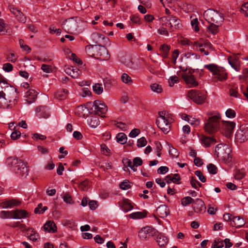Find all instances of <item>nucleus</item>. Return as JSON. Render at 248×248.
I'll return each mask as SVG.
<instances>
[{"mask_svg":"<svg viewBox=\"0 0 248 248\" xmlns=\"http://www.w3.org/2000/svg\"><path fill=\"white\" fill-rule=\"evenodd\" d=\"M17 93L16 89L7 86L4 91H0V108H11L17 102Z\"/></svg>","mask_w":248,"mask_h":248,"instance_id":"nucleus-1","label":"nucleus"},{"mask_svg":"<svg viewBox=\"0 0 248 248\" xmlns=\"http://www.w3.org/2000/svg\"><path fill=\"white\" fill-rule=\"evenodd\" d=\"M5 163L8 167L13 168V170L17 176L24 178L29 175V169L26 162L10 156L6 159Z\"/></svg>","mask_w":248,"mask_h":248,"instance_id":"nucleus-2","label":"nucleus"},{"mask_svg":"<svg viewBox=\"0 0 248 248\" xmlns=\"http://www.w3.org/2000/svg\"><path fill=\"white\" fill-rule=\"evenodd\" d=\"M87 53L91 57L101 61H107L110 58L107 49L102 45H89L86 46Z\"/></svg>","mask_w":248,"mask_h":248,"instance_id":"nucleus-3","label":"nucleus"},{"mask_svg":"<svg viewBox=\"0 0 248 248\" xmlns=\"http://www.w3.org/2000/svg\"><path fill=\"white\" fill-rule=\"evenodd\" d=\"M220 120L221 116L219 113L210 117L204 126L205 131L209 133H213L217 131L220 128Z\"/></svg>","mask_w":248,"mask_h":248,"instance_id":"nucleus-4","label":"nucleus"},{"mask_svg":"<svg viewBox=\"0 0 248 248\" xmlns=\"http://www.w3.org/2000/svg\"><path fill=\"white\" fill-rule=\"evenodd\" d=\"M231 149L227 144H218L215 149V155L220 160L227 162L230 160Z\"/></svg>","mask_w":248,"mask_h":248,"instance_id":"nucleus-5","label":"nucleus"},{"mask_svg":"<svg viewBox=\"0 0 248 248\" xmlns=\"http://www.w3.org/2000/svg\"><path fill=\"white\" fill-rule=\"evenodd\" d=\"M203 16L206 21L210 23L221 24L224 20L222 14L217 10L209 9L205 11Z\"/></svg>","mask_w":248,"mask_h":248,"instance_id":"nucleus-6","label":"nucleus"},{"mask_svg":"<svg viewBox=\"0 0 248 248\" xmlns=\"http://www.w3.org/2000/svg\"><path fill=\"white\" fill-rule=\"evenodd\" d=\"M156 124L164 133H168L170 127V121L169 117L166 116L164 112H159V117L156 121Z\"/></svg>","mask_w":248,"mask_h":248,"instance_id":"nucleus-7","label":"nucleus"},{"mask_svg":"<svg viewBox=\"0 0 248 248\" xmlns=\"http://www.w3.org/2000/svg\"><path fill=\"white\" fill-rule=\"evenodd\" d=\"M195 72V70L192 68H186L182 74L183 79L189 87H196L198 85L194 74Z\"/></svg>","mask_w":248,"mask_h":248,"instance_id":"nucleus-8","label":"nucleus"},{"mask_svg":"<svg viewBox=\"0 0 248 248\" xmlns=\"http://www.w3.org/2000/svg\"><path fill=\"white\" fill-rule=\"evenodd\" d=\"M87 106H92V109H93V111L95 113L101 117H105V114L108 111L107 106L104 103L101 102L99 100H95L93 102V104L92 103H88L87 104Z\"/></svg>","mask_w":248,"mask_h":248,"instance_id":"nucleus-9","label":"nucleus"},{"mask_svg":"<svg viewBox=\"0 0 248 248\" xmlns=\"http://www.w3.org/2000/svg\"><path fill=\"white\" fill-rule=\"evenodd\" d=\"M187 96L197 104L204 103L206 99V94L197 90H191L188 92Z\"/></svg>","mask_w":248,"mask_h":248,"instance_id":"nucleus-10","label":"nucleus"},{"mask_svg":"<svg viewBox=\"0 0 248 248\" xmlns=\"http://www.w3.org/2000/svg\"><path fill=\"white\" fill-rule=\"evenodd\" d=\"M157 231L150 226H146L142 228L139 232V237L140 239H149L151 236H155Z\"/></svg>","mask_w":248,"mask_h":248,"instance_id":"nucleus-11","label":"nucleus"},{"mask_svg":"<svg viewBox=\"0 0 248 248\" xmlns=\"http://www.w3.org/2000/svg\"><path fill=\"white\" fill-rule=\"evenodd\" d=\"M235 138L240 142H243L248 139V126H241L235 134Z\"/></svg>","mask_w":248,"mask_h":248,"instance_id":"nucleus-12","label":"nucleus"},{"mask_svg":"<svg viewBox=\"0 0 248 248\" xmlns=\"http://www.w3.org/2000/svg\"><path fill=\"white\" fill-rule=\"evenodd\" d=\"M194 211L197 213H203L206 207L204 202L200 199H196L192 205Z\"/></svg>","mask_w":248,"mask_h":248,"instance_id":"nucleus-13","label":"nucleus"},{"mask_svg":"<svg viewBox=\"0 0 248 248\" xmlns=\"http://www.w3.org/2000/svg\"><path fill=\"white\" fill-rule=\"evenodd\" d=\"M77 26V23L73 18L66 20L62 25V28L68 33L75 29Z\"/></svg>","mask_w":248,"mask_h":248,"instance_id":"nucleus-14","label":"nucleus"},{"mask_svg":"<svg viewBox=\"0 0 248 248\" xmlns=\"http://www.w3.org/2000/svg\"><path fill=\"white\" fill-rule=\"evenodd\" d=\"M168 25H169V30L171 31L179 29L182 26L180 20L172 16H169V23Z\"/></svg>","mask_w":248,"mask_h":248,"instance_id":"nucleus-15","label":"nucleus"},{"mask_svg":"<svg viewBox=\"0 0 248 248\" xmlns=\"http://www.w3.org/2000/svg\"><path fill=\"white\" fill-rule=\"evenodd\" d=\"M155 239L158 245L160 247H164L168 243V238L163 234L157 231V233H155Z\"/></svg>","mask_w":248,"mask_h":248,"instance_id":"nucleus-16","label":"nucleus"},{"mask_svg":"<svg viewBox=\"0 0 248 248\" xmlns=\"http://www.w3.org/2000/svg\"><path fill=\"white\" fill-rule=\"evenodd\" d=\"M36 115L39 118H47L49 116V112L45 106L38 107L36 108Z\"/></svg>","mask_w":248,"mask_h":248,"instance_id":"nucleus-17","label":"nucleus"},{"mask_svg":"<svg viewBox=\"0 0 248 248\" xmlns=\"http://www.w3.org/2000/svg\"><path fill=\"white\" fill-rule=\"evenodd\" d=\"M10 10L11 13L15 16L19 21L23 23L26 22V18L20 10L11 6L10 7Z\"/></svg>","mask_w":248,"mask_h":248,"instance_id":"nucleus-18","label":"nucleus"},{"mask_svg":"<svg viewBox=\"0 0 248 248\" xmlns=\"http://www.w3.org/2000/svg\"><path fill=\"white\" fill-rule=\"evenodd\" d=\"M228 60L229 63L236 71H239L240 70V61L236 56H230L228 58Z\"/></svg>","mask_w":248,"mask_h":248,"instance_id":"nucleus-19","label":"nucleus"},{"mask_svg":"<svg viewBox=\"0 0 248 248\" xmlns=\"http://www.w3.org/2000/svg\"><path fill=\"white\" fill-rule=\"evenodd\" d=\"M20 204V202L16 199H12L2 202L0 206L3 208H11L15 206H18Z\"/></svg>","mask_w":248,"mask_h":248,"instance_id":"nucleus-20","label":"nucleus"},{"mask_svg":"<svg viewBox=\"0 0 248 248\" xmlns=\"http://www.w3.org/2000/svg\"><path fill=\"white\" fill-rule=\"evenodd\" d=\"M202 144L205 147H209L217 143L216 140L213 137L203 136L201 138Z\"/></svg>","mask_w":248,"mask_h":248,"instance_id":"nucleus-21","label":"nucleus"},{"mask_svg":"<svg viewBox=\"0 0 248 248\" xmlns=\"http://www.w3.org/2000/svg\"><path fill=\"white\" fill-rule=\"evenodd\" d=\"M169 213V209L165 204L160 205L156 209L157 215L161 218L166 217Z\"/></svg>","mask_w":248,"mask_h":248,"instance_id":"nucleus-22","label":"nucleus"},{"mask_svg":"<svg viewBox=\"0 0 248 248\" xmlns=\"http://www.w3.org/2000/svg\"><path fill=\"white\" fill-rule=\"evenodd\" d=\"M37 96V92L33 89H30L26 93V101L28 104L34 102Z\"/></svg>","mask_w":248,"mask_h":248,"instance_id":"nucleus-23","label":"nucleus"},{"mask_svg":"<svg viewBox=\"0 0 248 248\" xmlns=\"http://www.w3.org/2000/svg\"><path fill=\"white\" fill-rule=\"evenodd\" d=\"M66 74L70 75L73 78H78L81 74V71L77 67L71 66L65 69Z\"/></svg>","mask_w":248,"mask_h":248,"instance_id":"nucleus-24","label":"nucleus"},{"mask_svg":"<svg viewBox=\"0 0 248 248\" xmlns=\"http://www.w3.org/2000/svg\"><path fill=\"white\" fill-rule=\"evenodd\" d=\"M235 123L232 122L221 121L219 129H225L228 132L232 131L234 128Z\"/></svg>","mask_w":248,"mask_h":248,"instance_id":"nucleus-25","label":"nucleus"},{"mask_svg":"<svg viewBox=\"0 0 248 248\" xmlns=\"http://www.w3.org/2000/svg\"><path fill=\"white\" fill-rule=\"evenodd\" d=\"M44 230L45 232H55L57 231V227L53 221H48L43 226Z\"/></svg>","mask_w":248,"mask_h":248,"instance_id":"nucleus-26","label":"nucleus"},{"mask_svg":"<svg viewBox=\"0 0 248 248\" xmlns=\"http://www.w3.org/2000/svg\"><path fill=\"white\" fill-rule=\"evenodd\" d=\"M13 215V218L15 219H21L25 218L28 217V212L23 210H16L12 211Z\"/></svg>","mask_w":248,"mask_h":248,"instance_id":"nucleus-27","label":"nucleus"},{"mask_svg":"<svg viewBox=\"0 0 248 248\" xmlns=\"http://www.w3.org/2000/svg\"><path fill=\"white\" fill-rule=\"evenodd\" d=\"M245 224V222L243 218L239 216L233 217L232 218V221L231 223L232 226L235 227L236 228H240L243 226Z\"/></svg>","mask_w":248,"mask_h":248,"instance_id":"nucleus-28","label":"nucleus"},{"mask_svg":"<svg viewBox=\"0 0 248 248\" xmlns=\"http://www.w3.org/2000/svg\"><path fill=\"white\" fill-rule=\"evenodd\" d=\"M215 78L219 81H223L226 80L227 78V75L225 72V70L223 67H220L218 71L217 72V74L215 75Z\"/></svg>","mask_w":248,"mask_h":248,"instance_id":"nucleus-29","label":"nucleus"},{"mask_svg":"<svg viewBox=\"0 0 248 248\" xmlns=\"http://www.w3.org/2000/svg\"><path fill=\"white\" fill-rule=\"evenodd\" d=\"M87 123L92 128H96L100 124V121L97 116H91L87 120Z\"/></svg>","mask_w":248,"mask_h":248,"instance_id":"nucleus-30","label":"nucleus"},{"mask_svg":"<svg viewBox=\"0 0 248 248\" xmlns=\"http://www.w3.org/2000/svg\"><path fill=\"white\" fill-rule=\"evenodd\" d=\"M68 91L65 89L58 91L54 94L56 98L59 100H63L65 99L67 96Z\"/></svg>","mask_w":248,"mask_h":248,"instance_id":"nucleus-31","label":"nucleus"},{"mask_svg":"<svg viewBox=\"0 0 248 248\" xmlns=\"http://www.w3.org/2000/svg\"><path fill=\"white\" fill-rule=\"evenodd\" d=\"M210 46L211 44L209 42L204 40L202 39H200V40L195 41L194 43V46L197 48L198 47L200 48L202 47Z\"/></svg>","mask_w":248,"mask_h":248,"instance_id":"nucleus-32","label":"nucleus"},{"mask_svg":"<svg viewBox=\"0 0 248 248\" xmlns=\"http://www.w3.org/2000/svg\"><path fill=\"white\" fill-rule=\"evenodd\" d=\"M204 67L212 73L213 75L214 76L217 74V72L218 71V69L220 68V67H218L217 65L213 63L206 64Z\"/></svg>","mask_w":248,"mask_h":248,"instance_id":"nucleus-33","label":"nucleus"},{"mask_svg":"<svg viewBox=\"0 0 248 248\" xmlns=\"http://www.w3.org/2000/svg\"><path fill=\"white\" fill-rule=\"evenodd\" d=\"M121 207L122 210L124 212H128L133 208V206H132L130 202L126 199H125L123 201L122 203Z\"/></svg>","mask_w":248,"mask_h":248,"instance_id":"nucleus-34","label":"nucleus"},{"mask_svg":"<svg viewBox=\"0 0 248 248\" xmlns=\"http://www.w3.org/2000/svg\"><path fill=\"white\" fill-rule=\"evenodd\" d=\"M117 141L121 144L126 143L127 141V136L124 133H119L116 136Z\"/></svg>","mask_w":248,"mask_h":248,"instance_id":"nucleus-35","label":"nucleus"},{"mask_svg":"<svg viewBox=\"0 0 248 248\" xmlns=\"http://www.w3.org/2000/svg\"><path fill=\"white\" fill-rule=\"evenodd\" d=\"M160 49L162 52L161 54L162 56L164 58H167L170 51V46L164 44L161 46Z\"/></svg>","mask_w":248,"mask_h":248,"instance_id":"nucleus-36","label":"nucleus"},{"mask_svg":"<svg viewBox=\"0 0 248 248\" xmlns=\"http://www.w3.org/2000/svg\"><path fill=\"white\" fill-rule=\"evenodd\" d=\"M224 246V243L222 240L220 238H216L214 240L211 248H221Z\"/></svg>","mask_w":248,"mask_h":248,"instance_id":"nucleus-37","label":"nucleus"},{"mask_svg":"<svg viewBox=\"0 0 248 248\" xmlns=\"http://www.w3.org/2000/svg\"><path fill=\"white\" fill-rule=\"evenodd\" d=\"M207 31L213 35L216 34L218 31V25H215L213 23H212L207 27Z\"/></svg>","mask_w":248,"mask_h":248,"instance_id":"nucleus-38","label":"nucleus"},{"mask_svg":"<svg viewBox=\"0 0 248 248\" xmlns=\"http://www.w3.org/2000/svg\"><path fill=\"white\" fill-rule=\"evenodd\" d=\"M122 81L127 85H131L133 83V80L130 77H129L127 74L124 73L121 76Z\"/></svg>","mask_w":248,"mask_h":248,"instance_id":"nucleus-39","label":"nucleus"},{"mask_svg":"<svg viewBox=\"0 0 248 248\" xmlns=\"http://www.w3.org/2000/svg\"><path fill=\"white\" fill-rule=\"evenodd\" d=\"M150 87L152 91L158 93H161L163 91L161 86L157 83L152 84Z\"/></svg>","mask_w":248,"mask_h":248,"instance_id":"nucleus-40","label":"nucleus"},{"mask_svg":"<svg viewBox=\"0 0 248 248\" xmlns=\"http://www.w3.org/2000/svg\"><path fill=\"white\" fill-rule=\"evenodd\" d=\"M47 209V206H44L42 203H39L36 208L34 209V213L35 214H43Z\"/></svg>","mask_w":248,"mask_h":248,"instance_id":"nucleus-41","label":"nucleus"},{"mask_svg":"<svg viewBox=\"0 0 248 248\" xmlns=\"http://www.w3.org/2000/svg\"><path fill=\"white\" fill-rule=\"evenodd\" d=\"M130 216L131 218L134 219L142 218L146 217V213L144 212H137L131 214Z\"/></svg>","mask_w":248,"mask_h":248,"instance_id":"nucleus-42","label":"nucleus"},{"mask_svg":"<svg viewBox=\"0 0 248 248\" xmlns=\"http://www.w3.org/2000/svg\"><path fill=\"white\" fill-rule=\"evenodd\" d=\"M93 91L97 94H100L103 91V88L101 84L96 83L93 87Z\"/></svg>","mask_w":248,"mask_h":248,"instance_id":"nucleus-43","label":"nucleus"},{"mask_svg":"<svg viewBox=\"0 0 248 248\" xmlns=\"http://www.w3.org/2000/svg\"><path fill=\"white\" fill-rule=\"evenodd\" d=\"M0 217L2 218H13V215L12 211H2L0 213Z\"/></svg>","mask_w":248,"mask_h":248,"instance_id":"nucleus-44","label":"nucleus"},{"mask_svg":"<svg viewBox=\"0 0 248 248\" xmlns=\"http://www.w3.org/2000/svg\"><path fill=\"white\" fill-rule=\"evenodd\" d=\"M195 201L190 197L187 196L183 198L181 200V204L186 206L190 203H192Z\"/></svg>","mask_w":248,"mask_h":248,"instance_id":"nucleus-45","label":"nucleus"},{"mask_svg":"<svg viewBox=\"0 0 248 248\" xmlns=\"http://www.w3.org/2000/svg\"><path fill=\"white\" fill-rule=\"evenodd\" d=\"M114 124L123 131H126L127 129V126L125 123L115 121Z\"/></svg>","mask_w":248,"mask_h":248,"instance_id":"nucleus-46","label":"nucleus"},{"mask_svg":"<svg viewBox=\"0 0 248 248\" xmlns=\"http://www.w3.org/2000/svg\"><path fill=\"white\" fill-rule=\"evenodd\" d=\"M179 78L176 76H171L168 79V82L170 86H173L175 83L179 82Z\"/></svg>","mask_w":248,"mask_h":248,"instance_id":"nucleus-47","label":"nucleus"},{"mask_svg":"<svg viewBox=\"0 0 248 248\" xmlns=\"http://www.w3.org/2000/svg\"><path fill=\"white\" fill-rule=\"evenodd\" d=\"M245 175V173L242 170H237L235 172L234 178L237 180H241Z\"/></svg>","mask_w":248,"mask_h":248,"instance_id":"nucleus-48","label":"nucleus"},{"mask_svg":"<svg viewBox=\"0 0 248 248\" xmlns=\"http://www.w3.org/2000/svg\"><path fill=\"white\" fill-rule=\"evenodd\" d=\"M120 187L123 190H127L130 188L131 186L128 180H124L119 185Z\"/></svg>","mask_w":248,"mask_h":248,"instance_id":"nucleus-49","label":"nucleus"},{"mask_svg":"<svg viewBox=\"0 0 248 248\" xmlns=\"http://www.w3.org/2000/svg\"><path fill=\"white\" fill-rule=\"evenodd\" d=\"M207 169L208 172L212 174H215L217 173V168L215 165L213 164H209L207 166Z\"/></svg>","mask_w":248,"mask_h":248,"instance_id":"nucleus-50","label":"nucleus"},{"mask_svg":"<svg viewBox=\"0 0 248 248\" xmlns=\"http://www.w3.org/2000/svg\"><path fill=\"white\" fill-rule=\"evenodd\" d=\"M187 121L191 125H194L195 127L198 126L200 124V121L198 119H196L190 116Z\"/></svg>","mask_w":248,"mask_h":248,"instance_id":"nucleus-51","label":"nucleus"},{"mask_svg":"<svg viewBox=\"0 0 248 248\" xmlns=\"http://www.w3.org/2000/svg\"><path fill=\"white\" fill-rule=\"evenodd\" d=\"M6 25L3 19H0V35L7 32V31H5Z\"/></svg>","mask_w":248,"mask_h":248,"instance_id":"nucleus-52","label":"nucleus"},{"mask_svg":"<svg viewBox=\"0 0 248 248\" xmlns=\"http://www.w3.org/2000/svg\"><path fill=\"white\" fill-rule=\"evenodd\" d=\"M147 144V140L144 137H141L138 140L137 146L138 147H142L145 146Z\"/></svg>","mask_w":248,"mask_h":248,"instance_id":"nucleus-53","label":"nucleus"},{"mask_svg":"<svg viewBox=\"0 0 248 248\" xmlns=\"http://www.w3.org/2000/svg\"><path fill=\"white\" fill-rule=\"evenodd\" d=\"M195 175L199 178V180L202 183H204L206 181L205 177L203 175L200 170H196L195 171Z\"/></svg>","mask_w":248,"mask_h":248,"instance_id":"nucleus-54","label":"nucleus"},{"mask_svg":"<svg viewBox=\"0 0 248 248\" xmlns=\"http://www.w3.org/2000/svg\"><path fill=\"white\" fill-rule=\"evenodd\" d=\"M160 22L163 26H165L169 28V25H168L169 23V17L163 16L161 17L160 18Z\"/></svg>","mask_w":248,"mask_h":248,"instance_id":"nucleus-55","label":"nucleus"},{"mask_svg":"<svg viewBox=\"0 0 248 248\" xmlns=\"http://www.w3.org/2000/svg\"><path fill=\"white\" fill-rule=\"evenodd\" d=\"M63 201L68 204H73L74 202L71 196L67 193H65L63 197Z\"/></svg>","mask_w":248,"mask_h":248,"instance_id":"nucleus-56","label":"nucleus"},{"mask_svg":"<svg viewBox=\"0 0 248 248\" xmlns=\"http://www.w3.org/2000/svg\"><path fill=\"white\" fill-rule=\"evenodd\" d=\"M41 69L45 73H50L52 72V68L51 66L43 64L41 66Z\"/></svg>","mask_w":248,"mask_h":248,"instance_id":"nucleus-57","label":"nucleus"},{"mask_svg":"<svg viewBox=\"0 0 248 248\" xmlns=\"http://www.w3.org/2000/svg\"><path fill=\"white\" fill-rule=\"evenodd\" d=\"M169 154L172 157H177L179 155L177 150L172 147L170 148Z\"/></svg>","mask_w":248,"mask_h":248,"instance_id":"nucleus-58","label":"nucleus"},{"mask_svg":"<svg viewBox=\"0 0 248 248\" xmlns=\"http://www.w3.org/2000/svg\"><path fill=\"white\" fill-rule=\"evenodd\" d=\"M181 180V177L180 175L178 173H175L173 175H172V179L171 181L173 183H176L177 184H180Z\"/></svg>","mask_w":248,"mask_h":248,"instance_id":"nucleus-59","label":"nucleus"},{"mask_svg":"<svg viewBox=\"0 0 248 248\" xmlns=\"http://www.w3.org/2000/svg\"><path fill=\"white\" fill-rule=\"evenodd\" d=\"M19 45L20 46L21 48H22L24 50L27 51L28 52L31 51V48L29 46H28L27 45H24V42L23 40H22V39L19 40Z\"/></svg>","mask_w":248,"mask_h":248,"instance_id":"nucleus-60","label":"nucleus"},{"mask_svg":"<svg viewBox=\"0 0 248 248\" xmlns=\"http://www.w3.org/2000/svg\"><path fill=\"white\" fill-rule=\"evenodd\" d=\"M241 11L246 16H248V2L242 5Z\"/></svg>","mask_w":248,"mask_h":248,"instance_id":"nucleus-61","label":"nucleus"},{"mask_svg":"<svg viewBox=\"0 0 248 248\" xmlns=\"http://www.w3.org/2000/svg\"><path fill=\"white\" fill-rule=\"evenodd\" d=\"M226 116L228 118H234L236 115L235 112L234 110L229 108L226 111Z\"/></svg>","mask_w":248,"mask_h":248,"instance_id":"nucleus-62","label":"nucleus"},{"mask_svg":"<svg viewBox=\"0 0 248 248\" xmlns=\"http://www.w3.org/2000/svg\"><path fill=\"white\" fill-rule=\"evenodd\" d=\"M131 21L134 24H140V19L137 15H132L130 16Z\"/></svg>","mask_w":248,"mask_h":248,"instance_id":"nucleus-63","label":"nucleus"},{"mask_svg":"<svg viewBox=\"0 0 248 248\" xmlns=\"http://www.w3.org/2000/svg\"><path fill=\"white\" fill-rule=\"evenodd\" d=\"M13 67L12 64L10 63H6L3 64V69L7 72H9L12 71Z\"/></svg>","mask_w":248,"mask_h":248,"instance_id":"nucleus-64","label":"nucleus"}]
</instances>
